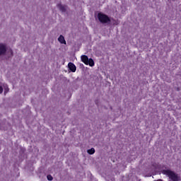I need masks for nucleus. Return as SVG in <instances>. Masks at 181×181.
Here are the masks:
<instances>
[{
  "mask_svg": "<svg viewBox=\"0 0 181 181\" xmlns=\"http://www.w3.org/2000/svg\"><path fill=\"white\" fill-rule=\"evenodd\" d=\"M58 41L61 42L62 45H66V40L63 35H60L58 38Z\"/></svg>",
  "mask_w": 181,
  "mask_h": 181,
  "instance_id": "nucleus-6",
  "label": "nucleus"
},
{
  "mask_svg": "<svg viewBox=\"0 0 181 181\" xmlns=\"http://www.w3.org/2000/svg\"><path fill=\"white\" fill-rule=\"evenodd\" d=\"M68 66L69 70H71V71H72V73H76V70H77V68L76 67V65H74V64L69 62L68 64Z\"/></svg>",
  "mask_w": 181,
  "mask_h": 181,
  "instance_id": "nucleus-4",
  "label": "nucleus"
},
{
  "mask_svg": "<svg viewBox=\"0 0 181 181\" xmlns=\"http://www.w3.org/2000/svg\"><path fill=\"white\" fill-rule=\"evenodd\" d=\"M159 181H160V180H159Z\"/></svg>",
  "mask_w": 181,
  "mask_h": 181,
  "instance_id": "nucleus-14",
  "label": "nucleus"
},
{
  "mask_svg": "<svg viewBox=\"0 0 181 181\" xmlns=\"http://www.w3.org/2000/svg\"><path fill=\"white\" fill-rule=\"evenodd\" d=\"M6 53V46L4 44H0V56H4Z\"/></svg>",
  "mask_w": 181,
  "mask_h": 181,
  "instance_id": "nucleus-3",
  "label": "nucleus"
},
{
  "mask_svg": "<svg viewBox=\"0 0 181 181\" xmlns=\"http://www.w3.org/2000/svg\"><path fill=\"white\" fill-rule=\"evenodd\" d=\"M88 64H89L90 67H93L94 66V60H93V59H89L88 60Z\"/></svg>",
  "mask_w": 181,
  "mask_h": 181,
  "instance_id": "nucleus-9",
  "label": "nucleus"
},
{
  "mask_svg": "<svg viewBox=\"0 0 181 181\" xmlns=\"http://www.w3.org/2000/svg\"><path fill=\"white\" fill-rule=\"evenodd\" d=\"M57 8L62 11V12H66V7L62 4H58Z\"/></svg>",
  "mask_w": 181,
  "mask_h": 181,
  "instance_id": "nucleus-7",
  "label": "nucleus"
},
{
  "mask_svg": "<svg viewBox=\"0 0 181 181\" xmlns=\"http://www.w3.org/2000/svg\"><path fill=\"white\" fill-rule=\"evenodd\" d=\"M81 62L84 63V64L88 65V57L86 55H82L81 57Z\"/></svg>",
  "mask_w": 181,
  "mask_h": 181,
  "instance_id": "nucleus-5",
  "label": "nucleus"
},
{
  "mask_svg": "<svg viewBox=\"0 0 181 181\" xmlns=\"http://www.w3.org/2000/svg\"><path fill=\"white\" fill-rule=\"evenodd\" d=\"M4 94H7L9 92V88L8 87V85H4Z\"/></svg>",
  "mask_w": 181,
  "mask_h": 181,
  "instance_id": "nucleus-10",
  "label": "nucleus"
},
{
  "mask_svg": "<svg viewBox=\"0 0 181 181\" xmlns=\"http://www.w3.org/2000/svg\"><path fill=\"white\" fill-rule=\"evenodd\" d=\"M98 19L101 23H110L111 22L110 17L103 13H98Z\"/></svg>",
  "mask_w": 181,
  "mask_h": 181,
  "instance_id": "nucleus-2",
  "label": "nucleus"
},
{
  "mask_svg": "<svg viewBox=\"0 0 181 181\" xmlns=\"http://www.w3.org/2000/svg\"><path fill=\"white\" fill-rule=\"evenodd\" d=\"M47 180L49 181L53 180V177H52V175H47Z\"/></svg>",
  "mask_w": 181,
  "mask_h": 181,
  "instance_id": "nucleus-12",
  "label": "nucleus"
},
{
  "mask_svg": "<svg viewBox=\"0 0 181 181\" xmlns=\"http://www.w3.org/2000/svg\"><path fill=\"white\" fill-rule=\"evenodd\" d=\"M163 173L168 176L169 179L172 181H180V177L176 174V173L170 170H163Z\"/></svg>",
  "mask_w": 181,
  "mask_h": 181,
  "instance_id": "nucleus-1",
  "label": "nucleus"
},
{
  "mask_svg": "<svg viewBox=\"0 0 181 181\" xmlns=\"http://www.w3.org/2000/svg\"><path fill=\"white\" fill-rule=\"evenodd\" d=\"M8 53V57H11V56H13V54L12 49H9Z\"/></svg>",
  "mask_w": 181,
  "mask_h": 181,
  "instance_id": "nucleus-11",
  "label": "nucleus"
},
{
  "mask_svg": "<svg viewBox=\"0 0 181 181\" xmlns=\"http://www.w3.org/2000/svg\"><path fill=\"white\" fill-rule=\"evenodd\" d=\"M87 152L89 155H93V153H95V149H94V148H91L90 149H88Z\"/></svg>",
  "mask_w": 181,
  "mask_h": 181,
  "instance_id": "nucleus-8",
  "label": "nucleus"
},
{
  "mask_svg": "<svg viewBox=\"0 0 181 181\" xmlns=\"http://www.w3.org/2000/svg\"><path fill=\"white\" fill-rule=\"evenodd\" d=\"M2 93H4V88L0 85V94H2Z\"/></svg>",
  "mask_w": 181,
  "mask_h": 181,
  "instance_id": "nucleus-13",
  "label": "nucleus"
}]
</instances>
